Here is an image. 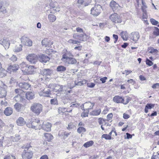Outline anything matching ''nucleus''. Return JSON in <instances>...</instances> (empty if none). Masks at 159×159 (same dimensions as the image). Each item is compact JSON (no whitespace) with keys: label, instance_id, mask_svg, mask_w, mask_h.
I'll return each mask as SVG.
<instances>
[{"label":"nucleus","instance_id":"f257e3e1","mask_svg":"<svg viewBox=\"0 0 159 159\" xmlns=\"http://www.w3.org/2000/svg\"><path fill=\"white\" fill-rule=\"evenodd\" d=\"M31 146L27 147L25 146L22 147V148H25L22 154V156L23 159H30L33 155L32 151L29 149Z\"/></svg>","mask_w":159,"mask_h":159},{"label":"nucleus","instance_id":"f03ea898","mask_svg":"<svg viewBox=\"0 0 159 159\" xmlns=\"http://www.w3.org/2000/svg\"><path fill=\"white\" fill-rule=\"evenodd\" d=\"M43 106L39 103H34L30 107L31 110L36 115H38L42 111Z\"/></svg>","mask_w":159,"mask_h":159},{"label":"nucleus","instance_id":"7ed1b4c3","mask_svg":"<svg viewBox=\"0 0 159 159\" xmlns=\"http://www.w3.org/2000/svg\"><path fill=\"white\" fill-rule=\"evenodd\" d=\"M99 0H96V4L95 6L92 8L91 10V13L94 16H97L100 13L101 10V6L100 5L97 4L98 2H99Z\"/></svg>","mask_w":159,"mask_h":159},{"label":"nucleus","instance_id":"20e7f679","mask_svg":"<svg viewBox=\"0 0 159 159\" xmlns=\"http://www.w3.org/2000/svg\"><path fill=\"white\" fill-rule=\"evenodd\" d=\"M73 37L75 39L79 40L82 41H86L89 38V36L84 33L80 34L78 33H75L73 34Z\"/></svg>","mask_w":159,"mask_h":159},{"label":"nucleus","instance_id":"39448f33","mask_svg":"<svg viewBox=\"0 0 159 159\" xmlns=\"http://www.w3.org/2000/svg\"><path fill=\"white\" fill-rule=\"evenodd\" d=\"M109 18L114 23H121L122 22V20L120 16L116 13H114L110 15Z\"/></svg>","mask_w":159,"mask_h":159},{"label":"nucleus","instance_id":"423d86ee","mask_svg":"<svg viewBox=\"0 0 159 159\" xmlns=\"http://www.w3.org/2000/svg\"><path fill=\"white\" fill-rule=\"evenodd\" d=\"M62 56L61 60L62 61H65L66 59L70 57H73V55L70 51H68L66 49H64L62 52Z\"/></svg>","mask_w":159,"mask_h":159},{"label":"nucleus","instance_id":"0eeeda50","mask_svg":"<svg viewBox=\"0 0 159 159\" xmlns=\"http://www.w3.org/2000/svg\"><path fill=\"white\" fill-rule=\"evenodd\" d=\"M110 6L113 11H117L122 8L123 5L121 6L114 1H112L110 3Z\"/></svg>","mask_w":159,"mask_h":159},{"label":"nucleus","instance_id":"6e6552de","mask_svg":"<svg viewBox=\"0 0 159 159\" xmlns=\"http://www.w3.org/2000/svg\"><path fill=\"white\" fill-rule=\"evenodd\" d=\"M27 60L31 63L35 64L38 61V58L36 55L34 54H29L27 57Z\"/></svg>","mask_w":159,"mask_h":159},{"label":"nucleus","instance_id":"1a4fd4ad","mask_svg":"<svg viewBox=\"0 0 159 159\" xmlns=\"http://www.w3.org/2000/svg\"><path fill=\"white\" fill-rule=\"evenodd\" d=\"M22 44L26 46H31L32 45V41L29 38L25 36H23L21 39Z\"/></svg>","mask_w":159,"mask_h":159},{"label":"nucleus","instance_id":"9d476101","mask_svg":"<svg viewBox=\"0 0 159 159\" xmlns=\"http://www.w3.org/2000/svg\"><path fill=\"white\" fill-rule=\"evenodd\" d=\"M15 92L18 94L17 96L15 97V100L17 101L22 102L24 98L20 95V94L22 92V90L20 89H15Z\"/></svg>","mask_w":159,"mask_h":159},{"label":"nucleus","instance_id":"9b49d317","mask_svg":"<svg viewBox=\"0 0 159 159\" xmlns=\"http://www.w3.org/2000/svg\"><path fill=\"white\" fill-rule=\"evenodd\" d=\"M140 37L139 33L138 32H132L130 36V39L134 42H136Z\"/></svg>","mask_w":159,"mask_h":159},{"label":"nucleus","instance_id":"f8f14e48","mask_svg":"<svg viewBox=\"0 0 159 159\" xmlns=\"http://www.w3.org/2000/svg\"><path fill=\"white\" fill-rule=\"evenodd\" d=\"M0 44L2 45L4 47L5 49L9 48L10 43L7 39H2L0 40Z\"/></svg>","mask_w":159,"mask_h":159},{"label":"nucleus","instance_id":"ddd939ff","mask_svg":"<svg viewBox=\"0 0 159 159\" xmlns=\"http://www.w3.org/2000/svg\"><path fill=\"white\" fill-rule=\"evenodd\" d=\"M84 105L86 108L85 109H84L83 107V110L84 111H87L89 112V110L92 109L93 108L94 105V103H92L90 102H86L84 104Z\"/></svg>","mask_w":159,"mask_h":159},{"label":"nucleus","instance_id":"4468645a","mask_svg":"<svg viewBox=\"0 0 159 159\" xmlns=\"http://www.w3.org/2000/svg\"><path fill=\"white\" fill-rule=\"evenodd\" d=\"M42 123H43V122ZM51 124L48 122L45 124L43 123L41 125V129L46 131H50L51 130Z\"/></svg>","mask_w":159,"mask_h":159},{"label":"nucleus","instance_id":"2eb2a0df","mask_svg":"<svg viewBox=\"0 0 159 159\" xmlns=\"http://www.w3.org/2000/svg\"><path fill=\"white\" fill-rule=\"evenodd\" d=\"M42 44L43 46L45 47H49L53 44L52 42L50 40L45 39L42 40Z\"/></svg>","mask_w":159,"mask_h":159},{"label":"nucleus","instance_id":"dca6fc26","mask_svg":"<svg viewBox=\"0 0 159 159\" xmlns=\"http://www.w3.org/2000/svg\"><path fill=\"white\" fill-rule=\"evenodd\" d=\"M38 59L41 62L46 63L47 61H49L50 58L44 54H41L39 56Z\"/></svg>","mask_w":159,"mask_h":159},{"label":"nucleus","instance_id":"f3484780","mask_svg":"<svg viewBox=\"0 0 159 159\" xmlns=\"http://www.w3.org/2000/svg\"><path fill=\"white\" fill-rule=\"evenodd\" d=\"M19 68L18 65L14 64L12 65H10L8 68V71L10 72H14L17 70Z\"/></svg>","mask_w":159,"mask_h":159},{"label":"nucleus","instance_id":"a211bd4d","mask_svg":"<svg viewBox=\"0 0 159 159\" xmlns=\"http://www.w3.org/2000/svg\"><path fill=\"white\" fill-rule=\"evenodd\" d=\"M19 86L23 89L27 90L29 89L30 85L27 83L23 82L20 83Z\"/></svg>","mask_w":159,"mask_h":159},{"label":"nucleus","instance_id":"6ab92c4d","mask_svg":"<svg viewBox=\"0 0 159 159\" xmlns=\"http://www.w3.org/2000/svg\"><path fill=\"white\" fill-rule=\"evenodd\" d=\"M113 100L114 102L116 103H124V99L122 97L119 96H116L114 97Z\"/></svg>","mask_w":159,"mask_h":159},{"label":"nucleus","instance_id":"aec40b11","mask_svg":"<svg viewBox=\"0 0 159 159\" xmlns=\"http://www.w3.org/2000/svg\"><path fill=\"white\" fill-rule=\"evenodd\" d=\"M63 62L67 64H74L76 63L77 61L76 59L74 58L69 57L65 60V61Z\"/></svg>","mask_w":159,"mask_h":159},{"label":"nucleus","instance_id":"412c9836","mask_svg":"<svg viewBox=\"0 0 159 159\" xmlns=\"http://www.w3.org/2000/svg\"><path fill=\"white\" fill-rule=\"evenodd\" d=\"M14 107L16 110L18 112L23 111L24 109V107L23 105L18 103L15 104Z\"/></svg>","mask_w":159,"mask_h":159},{"label":"nucleus","instance_id":"4be33fe9","mask_svg":"<svg viewBox=\"0 0 159 159\" xmlns=\"http://www.w3.org/2000/svg\"><path fill=\"white\" fill-rule=\"evenodd\" d=\"M51 94V91L49 89H48L47 90H43L42 92L39 93V95L41 96H44L46 97H50V94Z\"/></svg>","mask_w":159,"mask_h":159},{"label":"nucleus","instance_id":"5701e85b","mask_svg":"<svg viewBox=\"0 0 159 159\" xmlns=\"http://www.w3.org/2000/svg\"><path fill=\"white\" fill-rule=\"evenodd\" d=\"M16 123L18 126H22L25 125L26 122L23 117H20L17 120Z\"/></svg>","mask_w":159,"mask_h":159},{"label":"nucleus","instance_id":"b1692460","mask_svg":"<svg viewBox=\"0 0 159 159\" xmlns=\"http://www.w3.org/2000/svg\"><path fill=\"white\" fill-rule=\"evenodd\" d=\"M41 123L39 120H35L33 121V124L34 126L36 127L34 129H40L41 128Z\"/></svg>","mask_w":159,"mask_h":159},{"label":"nucleus","instance_id":"393cba45","mask_svg":"<svg viewBox=\"0 0 159 159\" xmlns=\"http://www.w3.org/2000/svg\"><path fill=\"white\" fill-rule=\"evenodd\" d=\"M7 92L5 88H3L0 87V98H5L7 95Z\"/></svg>","mask_w":159,"mask_h":159},{"label":"nucleus","instance_id":"a878e982","mask_svg":"<svg viewBox=\"0 0 159 159\" xmlns=\"http://www.w3.org/2000/svg\"><path fill=\"white\" fill-rule=\"evenodd\" d=\"M4 0H0V12L3 13H5L7 12L6 9L4 7Z\"/></svg>","mask_w":159,"mask_h":159},{"label":"nucleus","instance_id":"bb28decb","mask_svg":"<svg viewBox=\"0 0 159 159\" xmlns=\"http://www.w3.org/2000/svg\"><path fill=\"white\" fill-rule=\"evenodd\" d=\"M41 73L43 75H50L52 73V71L49 69H46L41 71Z\"/></svg>","mask_w":159,"mask_h":159},{"label":"nucleus","instance_id":"cd10ccee","mask_svg":"<svg viewBox=\"0 0 159 159\" xmlns=\"http://www.w3.org/2000/svg\"><path fill=\"white\" fill-rule=\"evenodd\" d=\"M25 97L28 100H31L34 98V93L32 92H28L26 93Z\"/></svg>","mask_w":159,"mask_h":159},{"label":"nucleus","instance_id":"c85d7f7f","mask_svg":"<svg viewBox=\"0 0 159 159\" xmlns=\"http://www.w3.org/2000/svg\"><path fill=\"white\" fill-rule=\"evenodd\" d=\"M25 70L29 74H32L34 72V67L32 66H28Z\"/></svg>","mask_w":159,"mask_h":159},{"label":"nucleus","instance_id":"c756f323","mask_svg":"<svg viewBox=\"0 0 159 159\" xmlns=\"http://www.w3.org/2000/svg\"><path fill=\"white\" fill-rule=\"evenodd\" d=\"M12 112V109L10 107H7L4 111V113L7 116L11 115Z\"/></svg>","mask_w":159,"mask_h":159},{"label":"nucleus","instance_id":"7c9ffc66","mask_svg":"<svg viewBox=\"0 0 159 159\" xmlns=\"http://www.w3.org/2000/svg\"><path fill=\"white\" fill-rule=\"evenodd\" d=\"M91 0H78V3L82 5L84 4L85 6L88 5V3L91 2Z\"/></svg>","mask_w":159,"mask_h":159},{"label":"nucleus","instance_id":"2f4dec72","mask_svg":"<svg viewBox=\"0 0 159 159\" xmlns=\"http://www.w3.org/2000/svg\"><path fill=\"white\" fill-rule=\"evenodd\" d=\"M44 136L45 137V140L48 141H50L53 138L52 135L50 133H44Z\"/></svg>","mask_w":159,"mask_h":159},{"label":"nucleus","instance_id":"473e14b6","mask_svg":"<svg viewBox=\"0 0 159 159\" xmlns=\"http://www.w3.org/2000/svg\"><path fill=\"white\" fill-rule=\"evenodd\" d=\"M101 112V109H99L97 110L93 111L90 113V115L92 116H97L100 114Z\"/></svg>","mask_w":159,"mask_h":159},{"label":"nucleus","instance_id":"72a5a7b5","mask_svg":"<svg viewBox=\"0 0 159 159\" xmlns=\"http://www.w3.org/2000/svg\"><path fill=\"white\" fill-rule=\"evenodd\" d=\"M7 71L2 68V67H0V77L2 78L6 75Z\"/></svg>","mask_w":159,"mask_h":159},{"label":"nucleus","instance_id":"f704fd0d","mask_svg":"<svg viewBox=\"0 0 159 159\" xmlns=\"http://www.w3.org/2000/svg\"><path fill=\"white\" fill-rule=\"evenodd\" d=\"M22 46L21 44L16 45L13 49V51L16 52H19L22 50Z\"/></svg>","mask_w":159,"mask_h":159},{"label":"nucleus","instance_id":"c9c22d12","mask_svg":"<svg viewBox=\"0 0 159 159\" xmlns=\"http://www.w3.org/2000/svg\"><path fill=\"white\" fill-rule=\"evenodd\" d=\"M154 107V104H151L148 103L146 106L145 108V112L146 113H147L148 111V109H151L152 107Z\"/></svg>","mask_w":159,"mask_h":159},{"label":"nucleus","instance_id":"e433bc0d","mask_svg":"<svg viewBox=\"0 0 159 159\" xmlns=\"http://www.w3.org/2000/svg\"><path fill=\"white\" fill-rule=\"evenodd\" d=\"M48 19L50 22H54L56 20V16L53 14H49Z\"/></svg>","mask_w":159,"mask_h":159},{"label":"nucleus","instance_id":"4c0bfd02","mask_svg":"<svg viewBox=\"0 0 159 159\" xmlns=\"http://www.w3.org/2000/svg\"><path fill=\"white\" fill-rule=\"evenodd\" d=\"M94 142L93 141L91 140L84 143L83 146L85 148H87L92 146Z\"/></svg>","mask_w":159,"mask_h":159},{"label":"nucleus","instance_id":"58836bf2","mask_svg":"<svg viewBox=\"0 0 159 159\" xmlns=\"http://www.w3.org/2000/svg\"><path fill=\"white\" fill-rule=\"evenodd\" d=\"M66 70V68L63 66H58L57 68V71L60 72L65 71Z\"/></svg>","mask_w":159,"mask_h":159},{"label":"nucleus","instance_id":"ea45409f","mask_svg":"<svg viewBox=\"0 0 159 159\" xmlns=\"http://www.w3.org/2000/svg\"><path fill=\"white\" fill-rule=\"evenodd\" d=\"M121 38L124 40H126L128 37V34L126 32H122L120 34Z\"/></svg>","mask_w":159,"mask_h":159},{"label":"nucleus","instance_id":"a19ab883","mask_svg":"<svg viewBox=\"0 0 159 159\" xmlns=\"http://www.w3.org/2000/svg\"><path fill=\"white\" fill-rule=\"evenodd\" d=\"M20 66L22 71H25V69L27 67L28 65L24 62H22L20 65Z\"/></svg>","mask_w":159,"mask_h":159},{"label":"nucleus","instance_id":"79ce46f5","mask_svg":"<svg viewBox=\"0 0 159 159\" xmlns=\"http://www.w3.org/2000/svg\"><path fill=\"white\" fill-rule=\"evenodd\" d=\"M77 131L78 133L80 134L81 133L85 132L86 131V129L83 127H80L78 128Z\"/></svg>","mask_w":159,"mask_h":159},{"label":"nucleus","instance_id":"37998d69","mask_svg":"<svg viewBox=\"0 0 159 159\" xmlns=\"http://www.w3.org/2000/svg\"><path fill=\"white\" fill-rule=\"evenodd\" d=\"M68 42L70 43L73 44H78L80 43V42L75 39H70L68 40Z\"/></svg>","mask_w":159,"mask_h":159},{"label":"nucleus","instance_id":"c03bdc74","mask_svg":"<svg viewBox=\"0 0 159 159\" xmlns=\"http://www.w3.org/2000/svg\"><path fill=\"white\" fill-rule=\"evenodd\" d=\"M148 50L149 52L150 53H157L158 51L157 49H154L153 48H148Z\"/></svg>","mask_w":159,"mask_h":159},{"label":"nucleus","instance_id":"a18cd8bd","mask_svg":"<svg viewBox=\"0 0 159 159\" xmlns=\"http://www.w3.org/2000/svg\"><path fill=\"white\" fill-rule=\"evenodd\" d=\"M151 159H159V151L153 154L152 156Z\"/></svg>","mask_w":159,"mask_h":159},{"label":"nucleus","instance_id":"49530a36","mask_svg":"<svg viewBox=\"0 0 159 159\" xmlns=\"http://www.w3.org/2000/svg\"><path fill=\"white\" fill-rule=\"evenodd\" d=\"M86 83V81L85 80L82 81H80L77 82H76V81H75V85L80 86L82 85H83L84 84H85Z\"/></svg>","mask_w":159,"mask_h":159},{"label":"nucleus","instance_id":"de8ad7c7","mask_svg":"<svg viewBox=\"0 0 159 159\" xmlns=\"http://www.w3.org/2000/svg\"><path fill=\"white\" fill-rule=\"evenodd\" d=\"M4 159H16V158L14 156L8 155L5 156Z\"/></svg>","mask_w":159,"mask_h":159},{"label":"nucleus","instance_id":"09e8293b","mask_svg":"<svg viewBox=\"0 0 159 159\" xmlns=\"http://www.w3.org/2000/svg\"><path fill=\"white\" fill-rule=\"evenodd\" d=\"M155 30L153 32V34L157 36L159 35V29L157 27H154Z\"/></svg>","mask_w":159,"mask_h":159},{"label":"nucleus","instance_id":"8fccbe9b","mask_svg":"<svg viewBox=\"0 0 159 159\" xmlns=\"http://www.w3.org/2000/svg\"><path fill=\"white\" fill-rule=\"evenodd\" d=\"M50 102L51 104L52 105H57L58 104L57 99L55 98L51 99Z\"/></svg>","mask_w":159,"mask_h":159},{"label":"nucleus","instance_id":"3c124183","mask_svg":"<svg viewBox=\"0 0 159 159\" xmlns=\"http://www.w3.org/2000/svg\"><path fill=\"white\" fill-rule=\"evenodd\" d=\"M146 64L149 66H151L153 65V63L148 59L147 58L146 61Z\"/></svg>","mask_w":159,"mask_h":159},{"label":"nucleus","instance_id":"603ef678","mask_svg":"<svg viewBox=\"0 0 159 159\" xmlns=\"http://www.w3.org/2000/svg\"><path fill=\"white\" fill-rule=\"evenodd\" d=\"M102 139L104 138L106 139L107 140H110L111 139L110 137L108 136V135L107 134H103L102 137H101Z\"/></svg>","mask_w":159,"mask_h":159},{"label":"nucleus","instance_id":"864d4df0","mask_svg":"<svg viewBox=\"0 0 159 159\" xmlns=\"http://www.w3.org/2000/svg\"><path fill=\"white\" fill-rule=\"evenodd\" d=\"M150 21L151 23L154 25H157L158 23V21L153 18L150 19Z\"/></svg>","mask_w":159,"mask_h":159},{"label":"nucleus","instance_id":"5fc2aeb1","mask_svg":"<svg viewBox=\"0 0 159 159\" xmlns=\"http://www.w3.org/2000/svg\"><path fill=\"white\" fill-rule=\"evenodd\" d=\"M26 126L29 128H31L32 129L36 128L35 126H34L33 124V122L31 123H29L26 124Z\"/></svg>","mask_w":159,"mask_h":159},{"label":"nucleus","instance_id":"6e6d98bb","mask_svg":"<svg viewBox=\"0 0 159 159\" xmlns=\"http://www.w3.org/2000/svg\"><path fill=\"white\" fill-rule=\"evenodd\" d=\"M74 126L72 123H70L68 125L67 127V129L70 130L74 128Z\"/></svg>","mask_w":159,"mask_h":159},{"label":"nucleus","instance_id":"4d7b16f0","mask_svg":"<svg viewBox=\"0 0 159 159\" xmlns=\"http://www.w3.org/2000/svg\"><path fill=\"white\" fill-rule=\"evenodd\" d=\"M142 9L143 10V11L144 12V11L143 10L144 9H145L147 8V6L146 5V4L145 2L143 1V0H142Z\"/></svg>","mask_w":159,"mask_h":159},{"label":"nucleus","instance_id":"13d9d810","mask_svg":"<svg viewBox=\"0 0 159 159\" xmlns=\"http://www.w3.org/2000/svg\"><path fill=\"white\" fill-rule=\"evenodd\" d=\"M10 59L12 61L14 62L17 61V58L16 56L13 55L10 58Z\"/></svg>","mask_w":159,"mask_h":159},{"label":"nucleus","instance_id":"bf43d9fd","mask_svg":"<svg viewBox=\"0 0 159 159\" xmlns=\"http://www.w3.org/2000/svg\"><path fill=\"white\" fill-rule=\"evenodd\" d=\"M152 88L155 89L156 88H159V83H156L153 84L152 86Z\"/></svg>","mask_w":159,"mask_h":159},{"label":"nucleus","instance_id":"052dcab7","mask_svg":"<svg viewBox=\"0 0 159 159\" xmlns=\"http://www.w3.org/2000/svg\"><path fill=\"white\" fill-rule=\"evenodd\" d=\"M87 85L89 87L93 88L95 86V84L93 83H91L87 84Z\"/></svg>","mask_w":159,"mask_h":159},{"label":"nucleus","instance_id":"680f3d73","mask_svg":"<svg viewBox=\"0 0 159 159\" xmlns=\"http://www.w3.org/2000/svg\"><path fill=\"white\" fill-rule=\"evenodd\" d=\"M76 31L77 32L80 33H83V30L80 27L77 28L76 29Z\"/></svg>","mask_w":159,"mask_h":159},{"label":"nucleus","instance_id":"e2e57ef3","mask_svg":"<svg viewBox=\"0 0 159 159\" xmlns=\"http://www.w3.org/2000/svg\"><path fill=\"white\" fill-rule=\"evenodd\" d=\"M88 112H83L81 114V116L83 117H86L88 116Z\"/></svg>","mask_w":159,"mask_h":159},{"label":"nucleus","instance_id":"0e129e2a","mask_svg":"<svg viewBox=\"0 0 159 159\" xmlns=\"http://www.w3.org/2000/svg\"><path fill=\"white\" fill-rule=\"evenodd\" d=\"M107 79V78L106 77H104L103 78H102L100 79V81L102 82V83H104L106 82V80Z\"/></svg>","mask_w":159,"mask_h":159},{"label":"nucleus","instance_id":"69168bd1","mask_svg":"<svg viewBox=\"0 0 159 159\" xmlns=\"http://www.w3.org/2000/svg\"><path fill=\"white\" fill-rule=\"evenodd\" d=\"M123 117L125 119H127L129 117V116L126 113L123 114Z\"/></svg>","mask_w":159,"mask_h":159},{"label":"nucleus","instance_id":"338daca9","mask_svg":"<svg viewBox=\"0 0 159 159\" xmlns=\"http://www.w3.org/2000/svg\"><path fill=\"white\" fill-rule=\"evenodd\" d=\"M113 116V114L112 113L109 114L107 116V118L109 120H110L111 119Z\"/></svg>","mask_w":159,"mask_h":159},{"label":"nucleus","instance_id":"774afa93","mask_svg":"<svg viewBox=\"0 0 159 159\" xmlns=\"http://www.w3.org/2000/svg\"><path fill=\"white\" fill-rule=\"evenodd\" d=\"M48 156L46 155H44L42 156L40 159H48Z\"/></svg>","mask_w":159,"mask_h":159}]
</instances>
